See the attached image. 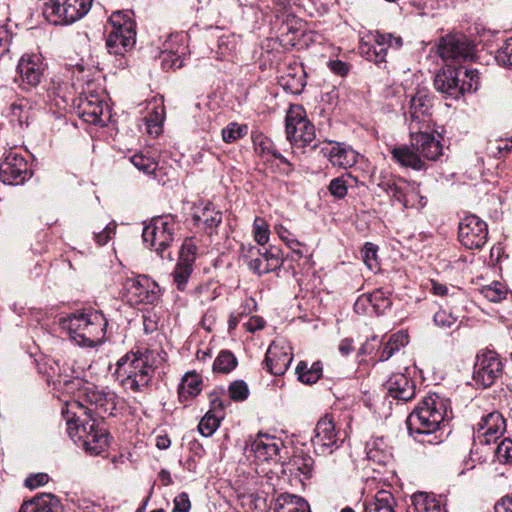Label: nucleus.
I'll list each match as a JSON object with an SVG mask.
<instances>
[{"label": "nucleus", "instance_id": "nucleus-48", "mask_svg": "<svg viewBox=\"0 0 512 512\" xmlns=\"http://www.w3.org/2000/svg\"><path fill=\"white\" fill-rule=\"evenodd\" d=\"M481 295L490 302H500L506 298L507 288L500 282H493L480 289Z\"/></svg>", "mask_w": 512, "mask_h": 512}, {"label": "nucleus", "instance_id": "nucleus-58", "mask_svg": "<svg viewBox=\"0 0 512 512\" xmlns=\"http://www.w3.org/2000/svg\"><path fill=\"white\" fill-rule=\"evenodd\" d=\"M197 247L192 239H186L179 252V261L193 264L195 261Z\"/></svg>", "mask_w": 512, "mask_h": 512}, {"label": "nucleus", "instance_id": "nucleus-49", "mask_svg": "<svg viewBox=\"0 0 512 512\" xmlns=\"http://www.w3.org/2000/svg\"><path fill=\"white\" fill-rule=\"evenodd\" d=\"M479 73L477 70H464L460 76V95L476 91L479 87Z\"/></svg>", "mask_w": 512, "mask_h": 512}, {"label": "nucleus", "instance_id": "nucleus-7", "mask_svg": "<svg viewBox=\"0 0 512 512\" xmlns=\"http://www.w3.org/2000/svg\"><path fill=\"white\" fill-rule=\"evenodd\" d=\"M109 22L112 30L106 40L107 49L110 54L123 55L136 43L133 13L129 10L115 11L111 14Z\"/></svg>", "mask_w": 512, "mask_h": 512}, {"label": "nucleus", "instance_id": "nucleus-60", "mask_svg": "<svg viewBox=\"0 0 512 512\" xmlns=\"http://www.w3.org/2000/svg\"><path fill=\"white\" fill-rule=\"evenodd\" d=\"M496 59L504 65L512 66V38L507 39L497 52Z\"/></svg>", "mask_w": 512, "mask_h": 512}, {"label": "nucleus", "instance_id": "nucleus-64", "mask_svg": "<svg viewBox=\"0 0 512 512\" xmlns=\"http://www.w3.org/2000/svg\"><path fill=\"white\" fill-rule=\"evenodd\" d=\"M495 512H512V494L504 496L495 504Z\"/></svg>", "mask_w": 512, "mask_h": 512}, {"label": "nucleus", "instance_id": "nucleus-42", "mask_svg": "<svg viewBox=\"0 0 512 512\" xmlns=\"http://www.w3.org/2000/svg\"><path fill=\"white\" fill-rule=\"evenodd\" d=\"M296 373L302 383L314 384L322 376V364L320 362H314L308 367L307 363L301 361L296 367Z\"/></svg>", "mask_w": 512, "mask_h": 512}, {"label": "nucleus", "instance_id": "nucleus-27", "mask_svg": "<svg viewBox=\"0 0 512 512\" xmlns=\"http://www.w3.org/2000/svg\"><path fill=\"white\" fill-rule=\"evenodd\" d=\"M282 446V441L268 434H258L250 445V451L259 461L274 459Z\"/></svg>", "mask_w": 512, "mask_h": 512}, {"label": "nucleus", "instance_id": "nucleus-17", "mask_svg": "<svg viewBox=\"0 0 512 512\" xmlns=\"http://www.w3.org/2000/svg\"><path fill=\"white\" fill-rule=\"evenodd\" d=\"M458 237L467 249H479L487 241V224L476 215H467L459 223Z\"/></svg>", "mask_w": 512, "mask_h": 512}, {"label": "nucleus", "instance_id": "nucleus-41", "mask_svg": "<svg viewBox=\"0 0 512 512\" xmlns=\"http://www.w3.org/2000/svg\"><path fill=\"white\" fill-rule=\"evenodd\" d=\"M253 143L255 151L262 157H267V160H269V157L271 156L275 159H279L284 164L290 165L288 160L277 151L273 142L269 138L264 137L263 135H257L253 138Z\"/></svg>", "mask_w": 512, "mask_h": 512}, {"label": "nucleus", "instance_id": "nucleus-10", "mask_svg": "<svg viewBox=\"0 0 512 512\" xmlns=\"http://www.w3.org/2000/svg\"><path fill=\"white\" fill-rule=\"evenodd\" d=\"M286 136L293 147L305 148L315 140V127L301 105H291L286 114Z\"/></svg>", "mask_w": 512, "mask_h": 512}, {"label": "nucleus", "instance_id": "nucleus-14", "mask_svg": "<svg viewBox=\"0 0 512 512\" xmlns=\"http://www.w3.org/2000/svg\"><path fill=\"white\" fill-rule=\"evenodd\" d=\"M242 257L248 268L259 276L275 271L283 264V260L280 257V250L277 248L261 251V249L256 246H249L248 248L243 247Z\"/></svg>", "mask_w": 512, "mask_h": 512}, {"label": "nucleus", "instance_id": "nucleus-12", "mask_svg": "<svg viewBox=\"0 0 512 512\" xmlns=\"http://www.w3.org/2000/svg\"><path fill=\"white\" fill-rule=\"evenodd\" d=\"M124 289L128 301L132 304L155 305L160 300L159 285L146 275H138L127 278Z\"/></svg>", "mask_w": 512, "mask_h": 512}, {"label": "nucleus", "instance_id": "nucleus-44", "mask_svg": "<svg viewBox=\"0 0 512 512\" xmlns=\"http://www.w3.org/2000/svg\"><path fill=\"white\" fill-rule=\"evenodd\" d=\"M275 512H310L309 504L296 495L283 497V503H278Z\"/></svg>", "mask_w": 512, "mask_h": 512}, {"label": "nucleus", "instance_id": "nucleus-22", "mask_svg": "<svg viewBox=\"0 0 512 512\" xmlns=\"http://www.w3.org/2000/svg\"><path fill=\"white\" fill-rule=\"evenodd\" d=\"M506 422L502 414L494 411L483 416L477 424L475 438L481 444L496 442L505 432Z\"/></svg>", "mask_w": 512, "mask_h": 512}, {"label": "nucleus", "instance_id": "nucleus-56", "mask_svg": "<svg viewBox=\"0 0 512 512\" xmlns=\"http://www.w3.org/2000/svg\"><path fill=\"white\" fill-rule=\"evenodd\" d=\"M229 396L234 401H244L249 395L247 384L242 380L232 382L228 388Z\"/></svg>", "mask_w": 512, "mask_h": 512}, {"label": "nucleus", "instance_id": "nucleus-45", "mask_svg": "<svg viewBox=\"0 0 512 512\" xmlns=\"http://www.w3.org/2000/svg\"><path fill=\"white\" fill-rule=\"evenodd\" d=\"M163 120L164 107H154L153 112L144 118L147 133L153 136H158L162 131Z\"/></svg>", "mask_w": 512, "mask_h": 512}, {"label": "nucleus", "instance_id": "nucleus-59", "mask_svg": "<svg viewBox=\"0 0 512 512\" xmlns=\"http://www.w3.org/2000/svg\"><path fill=\"white\" fill-rule=\"evenodd\" d=\"M434 323L441 328H451L457 321V318L452 313L440 309L434 314Z\"/></svg>", "mask_w": 512, "mask_h": 512}, {"label": "nucleus", "instance_id": "nucleus-1", "mask_svg": "<svg viewBox=\"0 0 512 512\" xmlns=\"http://www.w3.org/2000/svg\"><path fill=\"white\" fill-rule=\"evenodd\" d=\"M451 414L450 401L447 398L437 393L429 394L408 416V431L418 442L439 444L443 438L437 432Z\"/></svg>", "mask_w": 512, "mask_h": 512}, {"label": "nucleus", "instance_id": "nucleus-30", "mask_svg": "<svg viewBox=\"0 0 512 512\" xmlns=\"http://www.w3.org/2000/svg\"><path fill=\"white\" fill-rule=\"evenodd\" d=\"M367 459L379 465H386L392 459V446L384 437H372L366 442Z\"/></svg>", "mask_w": 512, "mask_h": 512}, {"label": "nucleus", "instance_id": "nucleus-50", "mask_svg": "<svg viewBox=\"0 0 512 512\" xmlns=\"http://www.w3.org/2000/svg\"><path fill=\"white\" fill-rule=\"evenodd\" d=\"M193 271V264L178 260L176 268L173 272L174 281L179 290H184L188 279Z\"/></svg>", "mask_w": 512, "mask_h": 512}, {"label": "nucleus", "instance_id": "nucleus-25", "mask_svg": "<svg viewBox=\"0 0 512 512\" xmlns=\"http://www.w3.org/2000/svg\"><path fill=\"white\" fill-rule=\"evenodd\" d=\"M78 109L83 120L92 124L103 123V116L108 113L107 104L96 94L81 95Z\"/></svg>", "mask_w": 512, "mask_h": 512}, {"label": "nucleus", "instance_id": "nucleus-62", "mask_svg": "<svg viewBox=\"0 0 512 512\" xmlns=\"http://www.w3.org/2000/svg\"><path fill=\"white\" fill-rule=\"evenodd\" d=\"M48 481H49L48 474L37 473V474L30 475L25 480V485L30 489H35V488L45 485L46 483H48Z\"/></svg>", "mask_w": 512, "mask_h": 512}, {"label": "nucleus", "instance_id": "nucleus-24", "mask_svg": "<svg viewBox=\"0 0 512 512\" xmlns=\"http://www.w3.org/2000/svg\"><path fill=\"white\" fill-rule=\"evenodd\" d=\"M410 138L421 159L436 161L442 155V145L433 134L422 129H413L410 131Z\"/></svg>", "mask_w": 512, "mask_h": 512}, {"label": "nucleus", "instance_id": "nucleus-52", "mask_svg": "<svg viewBox=\"0 0 512 512\" xmlns=\"http://www.w3.org/2000/svg\"><path fill=\"white\" fill-rule=\"evenodd\" d=\"M254 239L259 245H265L269 241L270 231L268 224L261 217H256L253 223Z\"/></svg>", "mask_w": 512, "mask_h": 512}, {"label": "nucleus", "instance_id": "nucleus-21", "mask_svg": "<svg viewBox=\"0 0 512 512\" xmlns=\"http://www.w3.org/2000/svg\"><path fill=\"white\" fill-rule=\"evenodd\" d=\"M30 176L27 161L15 152H9L0 164V177L6 184L19 185Z\"/></svg>", "mask_w": 512, "mask_h": 512}, {"label": "nucleus", "instance_id": "nucleus-3", "mask_svg": "<svg viewBox=\"0 0 512 512\" xmlns=\"http://www.w3.org/2000/svg\"><path fill=\"white\" fill-rule=\"evenodd\" d=\"M153 352L150 350L129 352L116 363L114 376L125 390L145 391L154 374Z\"/></svg>", "mask_w": 512, "mask_h": 512}, {"label": "nucleus", "instance_id": "nucleus-19", "mask_svg": "<svg viewBox=\"0 0 512 512\" xmlns=\"http://www.w3.org/2000/svg\"><path fill=\"white\" fill-rule=\"evenodd\" d=\"M438 54L447 63L473 58V45L462 35H449L441 39Z\"/></svg>", "mask_w": 512, "mask_h": 512}, {"label": "nucleus", "instance_id": "nucleus-36", "mask_svg": "<svg viewBox=\"0 0 512 512\" xmlns=\"http://www.w3.org/2000/svg\"><path fill=\"white\" fill-rule=\"evenodd\" d=\"M397 501L391 492L378 491L373 499L366 501L363 512H397Z\"/></svg>", "mask_w": 512, "mask_h": 512}, {"label": "nucleus", "instance_id": "nucleus-26", "mask_svg": "<svg viewBox=\"0 0 512 512\" xmlns=\"http://www.w3.org/2000/svg\"><path fill=\"white\" fill-rule=\"evenodd\" d=\"M387 394L393 399L401 401L411 400L416 393L414 382L404 373H394L384 383Z\"/></svg>", "mask_w": 512, "mask_h": 512}, {"label": "nucleus", "instance_id": "nucleus-4", "mask_svg": "<svg viewBox=\"0 0 512 512\" xmlns=\"http://www.w3.org/2000/svg\"><path fill=\"white\" fill-rule=\"evenodd\" d=\"M108 321L101 311L88 309L63 318L60 325L70 338L80 346L94 347L106 334Z\"/></svg>", "mask_w": 512, "mask_h": 512}, {"label": "nucleus", "instance_id": "nucleus-34", "mask_svg": "<svg viewBox=\"0 0 512 512\" xmlns=\"http://www.w3.org/2000/svg\"><path fill=\"white\" fill-rule=\"evenodd\" d=\"M180 38L181 37L178 35H169V37L163 43L160 57L164 69H178L183 66L182 55H184L186 47L178 46L176 50L170 49V42H178Z\"/></svg>", "mask_w": 512, "mask_h": 512}, {"label": "nucleus", "instance_id": "nucleus-2", "mask_svg": "<svg viewBox=\"0 0 512 512\" xmlns=\"http://www.w3.org/2000/svg\"><path fill=\"white\" fill-rule=\"evenodd\" d=\"M62 415L69 436L87 453L98 455L107 448L109 433L102 419L91 414L82 415L78 410H71L69 407L62 410Z\"/></svg>", "mask_w": 512, "mask_h": 512}, {"label": "nucleus", "instance_id": "nucleus-6", "mask_svg": "<svg viewBox=\"0 0 512 512\" xmlns=\"http://www.w3.org/2000/svg\"><path fill=\"white\" fill-rule=\"evenodd\" d=\"M377 186L390 197L392 202H398L403 208L421 210L427 204V198L421 194L418 183L381 174Z\"/></svg>", "mask_w": 512, "mask_h": 512}, {"label": "nucleus", "instance_id": "nucleus-51", "mask_svg": "<svg viewBox=\"0 0 512 512\" xmlns=\"http://www.w3.org/2000/svg\"><path fill=\"white\" fill-rule=\"evenodd\" d=\"M248 132L246 125H239L238 123H229L222 129V139L225 143H233L238 139L243 138Z\"/></svg>", "mask_w": 512, "mask_h": 512}, {"label": "nucleus", "instance_id": "nucleus-32", "mask_svg": "<svg viewBox=\"0 0 512 512\" xmlns=\"http://www.w3.org/2000/svg\"><path fill=\"white\" fill-rule=\"evenodd\" d=\"M60 500L53 494L43 493L23 503L20 512H61Z\"/></svg>", "mask_w": 512, "mask_h": 512}, {"label": "nucleus", "instance_id": "nucleus-37", "mask_svg": "<svg viewBox=\"0 0 512 512\" xmlns=\"http://www.w3.org/2000/svg\"><path fill=\"white\" fill-rule=\"evenodd\" d=\"M409 342V336L406 331L400 330L392 334L389 340L379 350L378 360L381 362L389 360L397 351L406 346Z\"/></svg>", "mask_w": 512, "mask_h": 512}, {"label": "nucleus", "instance_id": "nucleus-47", "mask_svg": "<svg viewBox=\"0 0 512 512\" xmlns=\"http://www.w3.org/2000/svg\"><path fill=\"white\" fill-rule=\"evenodd\" d=\"M236 365L237 359L235 355L228 350H224L221 351L215 359L213 370L221 373H229L236 367Z\"/></svg>", "mask_w": 512, "mask_h": 512}, {"label": "nucleus", "instance_id": "nucleus-38", "mask_svg": "<svg viewBox=\"0 0 512 512\" xmlns=\"http://www.w3.org/2000/svg\"><path fill=\"white\" fill-rule=\"evenodd\" d=\"M33 116L32 102L26 98H20L10 106V120L20 127L28 125Z\"/></svg>", "mask_w": 512, "mask_h": 512}, {"label": "nucleus", "instance_id": "nucleus-8", "mask_svg": "<svg viewBox=\"0 0 512 512\" xmlns=\"http://www.w3.org/2000/svg\"><path fill=\"white\" fill-rule=\"evenodd\" d=\"M93 0H48L43 16L54 25H68L83 18L91 9Z\"/></svg>", "mask_w": 512, "mask_h": 512}, {"label": "nucleus", "instance_id": "nucleus-46", "mask_svg": "<svg viewBox=\"0 0 512 512\" xmlns=\"http://www.w3.org/2000/svg\"><path fill=\"white\" fill-rule=\"evenodd\" d=\"M131 163L141 172L147 175L157 176L158 164L154 158L144 154L138 153L131 157Z\"/></svg>", "mask_w": 512, "mask_h": 512}, {"label": "nucleus", "instance_id": "nucleus-18", "mask_svg": "<svg viewBox=\"0 0 512 512\" xmlns=\"http://www.w3.org/2000/svg\"><path fill=\"white\" fill-rule=\"evenodd\" d=\"M432 97L425 88H418L410 99L408 120L409 131L429 126L431 121Z\"/></svg>", "mask_w": 512, "mask_h": 512}, {"label": "nucleus", "instance_id": "nucleus-61", "mask_svg": "<svg viewBox=\"0 0 512 512\" xmlns=\"http://www.w3.org/2000/svg\"><path fill=\"white\" fill-rule=\"evenodd\" d=\"M174 507L172 512H189L191 509V502L187 493L182 492L177 495L173 501Z\"/></svg>", "mask_w": 512, "mask_h": 512}, {"label": "nucleus", "instance_id": "nucleus-31", "mask_svg": "<svg viewBox=\"0 0 512 512\" xmlns=\"http://www.w3.org/2000/svg\"><path fill=\"white\" fill-rule=\"evenodd\" d=\"M392 158L403 167H410L414 170L425 169V163L420 154L413 147V144H403L391 149Z\"/></svg>", "mask_w": 512, "mask_h": 512}, {"label": "nucleus", "instance_id": "nucleus-13", "mask_svg": "<svg viewBox=\"0 0 512 512\" xmlns=\"http://www.w3.org/2000/svg\"><path fill=\"white\" fill-rule=\"evenodd\" d=\"M311 441L314 452L322 456L331 455L343 443L339 430L336 428L333 419L328 415L320 418L317 422Z\"/></svg>", "mask_w": 512, "mask_h": 512}, {"label": "nucleus", "instance_id": "nucleus-53", "mask_svg": "<svg viewBox=\"0 0 512 512\" xmlns=\"http://www.w3.org/2000/svg\"><path fill=\"white\" fill-rule=\"evenodd\" d=\"M495 457L501 464L512 463V439H503L495 449Z\"/></svg>", "mask_w": 512, "mask_h": 512}, {"label": "nucleus", "instance_id": "nucleus-23", "mask_svg": "<svg viewBox=\"0 0 512 512\" xmlns=\"http://www.w3.org/2000/svg\"><path fill=\"white\" fill-rule=\"evenodd\" d=\"M320 152L328 158L330 163L335 167L350 168L356 164L358 153L350 146L329 141L320 148Z\"/></svg>", "mask_w": 512, "mask_h": 512}, {"label": "nucleus", "instance_id": "nucleus-63", "mask_svg": "<svg viewBox=\"0 0 512 512\" xmlns=\"http://www.w3.org/2000/svg\"><path fill=\"white\" fill-rule=\"evenodd\" d=\"M115 224H108L102 231L94 233L95 240L99 245H105L114 234Z\"/></svg>", "mask_w": 512, "mask_h": 512}, {"label": "nucleus", "instance_id": "nucleus-15", "mask_svg": "<svg viewBox=\"0 0 512 512\" xmlns=\"http://www.w3.org/2000/svg\"><path fill=\"white\" fill-rule=\"evenodd\" d=\"M503 364L494 351H483L476 357L473 378L483 388L490 387L502 375Z\"/></svg>", "mask_w": 512, "mask_h": 512}, {"label": "nucleus", "instance_id": "nucleus-39", "mask_svg": "<svg viewBox=\"0 0 512 512\" xmlns=\"http://www.w3.org/2000/svg\"><path fill=\"white\" fill-rule=\"evenodd\" d=\"M357 185V178L351 173H345L332 179L329 183L328 190L333 197L343 199L347 195L348 189L354 188Z\"/></svg>", "mask_w": 512, "mask_h": 512}, {"label": "nucleus", "instance_id": "nucleus-16", "mask_svg": "<svg viewBox=\"0 0 512 512\" xmlns=\"http://www.w3.org/2000/svg\"><path fill=\"white\" fill-rule=\"evenodd\" d=\"M46 64L40 53H25L21 56L17 65L22 89H30L38 86L44 75Z\"/></svg>", "mask_w": 512, "mask_h": 512}, {"label": "nucleus", "instance_id": "nucleus-5", "mask_svg": "<svg viewBox=\"0 0 512 512\" xmlns=\"http://www.w3.org/2000/svg\"><path fill=\"white\" fill-rule=\"evenodd\" d=\"M118 403L119 397L114 391L91 384L84 387L81 400L66 401V407L103 420L114 414Z\"/></svg>", "mask_w": 512, "mask_h": 512}, {"label": "nucleus", "instance_id": "nucleus-33", "mask_svg": "<svg viewBox=\"0 0 512 512\" xmlns=\"http://www.w3.org/2000/svg\"><path fill=\"white\" fill-rule=\"evenodd\" d=\"M193 220L197 226L202 227L207 233L212 234L222 222V213L216 210L211 203H207L205 206L195 211Z\"/></svg>", "mask_w": 512, "mask_h": 512}, {"label": "nucleus", "instance_id": "nucleus-11", "mask_svg": "<svg viewBox=\"0 0 512 512\" xmlns=\"http://www.w3.org/2000/svg\"><path fill=\"white\" fill-rule=\"evenodd\" d=\"M403 44L402 38L393 34L380 33L379 31L370 32L361 39L359 52L368 61L380 64L386 61L389 48H400Z\"/></svg>", "mask_w": 512, "mask_h": 512}, {"label": "nucleus", "instance_id": "nucleus-29", "mask_svg": "<svg viewBox=\"0 0 512 512\" xmlns=\"http://www.w3.org/2000/svg\"><path fill=\"white\" fill-rule=\"evenodd\" d=\"M461 69L443 70L435 76V89L447 96L458 99L460 95Z\"/></svg>", "mask_w": 512, "mask_h": 512}, {"label": "nucleus", "instance_id": "nucleus-57", "mask_svg": "<svg viewBox=\"0 0 512 512\" xmlns=\"http://www.w3.org/2000/svg\"><path fill=\"white\" fill-rule=\"evenodd\" d=\"M362 258L365 265L371 270L378 268L377 262V246L367 242L362 249Z\"/></svg>", "mask_w": 512, "mask_h": 512}, {"label": "nucleus", "instance_id": "nucleus-43", "mask_svg": "<svg viewBox=\"0 0 512 512\" xmlns=\"http://www.w3.org/2000/svg\"><path fill=\"white\" fill-rule=\"evenodd\" d=\"M412 503L415 512H444L440 502L426 493L415 494Z\"/></svg>", "mask_w": 512, "mask_h": 512}, {"label": "nucleus", "instance_id": "nucleus-40", "mask_svg": "<svg viewBox=\"0 0 512 512\" xmlns=\"http://www.w3.org/2000/svg\"><path fill=\"white\" fill-rule=\"evenodd\" d=\"M201 379L196 373H187L178 387V395L181 401L198 395L201 391Z\"/></svg>", "mask_w": 512, "mask_h": 512}, {"label": "nucleus", "instance_id": "nucleus-54", "mask_svg": "<svg viewBox=\"0 0 512 512\" xmlns=\"http://www.w3.org/2000/svg\"><path fill=\"white\" fill-rule=\"evenodd\" d=\"M219 426V417L212 414L211 411L207 412L198 425L199 432L205 436H211Z\"/></svg>", "mask_w": 512, "mask_h": 512}, {"label": "nucleus", "instance_id": "nucleus-20", "mask_svg": "<svg viewBox=\"0 0 512 512\" xmlns=\"http://www.w3.org/2000/svg\"><path fill=\"white\" fill-rule=\"evenodd\" d=\"M293 360L292 348L285 340L273 341L266 352L264 363L272 375H283Z\"/></svg>", "mask_w": 512, "mask_h": 512}, {"label": "nucleus", "instance_id": "nucleus-35", "mask_svg": "<svg viewBox=\"0 0 512 512\" xmlns=\"http://www.w3.org/2000/svg\"><path fill=\"white\" fill-rule=\"evenodd\" d=\"M366 303H369L377 314L383 313L392 304L388 294L382 289H377L368 295L359 297L354 304L355 310L359 312Z\"/></svg>", "mask_w": 512, "mask_h": 512}, {"label": "nucleus", "instance_id": "nucleus-9", "mask_svg": "<svg viewBox=\"0 0 512 512\" xmlns=\"http://www.w3.org/2000/svg\"><path fill=\"white\" fill-rule=\"evenodd\" d=\"M175 228V219L170 215L153 218L143 229V241L161 258L171 259V253L166 250L174 240Z\"/></svg>", "mask_w": 512, "mask_h": 512}, {"label": "nucleus", "instance_id": "nucleus-28", "mask_svg": "<svg viewBox=\"0 0 512 512\" xmlns=\"http://www.w3.org/2000/svg\"><path fill=\"white\" fill-rule=\"evenodd\" d=\"M69 370L70 368L65 367V365L60 369L56 379L53 381L55 389L76 397L73 400H81L84 387L86 385H91L92 383L85 382L78 376L69 374Z\"/></svg>", "mask_w": 512, "mask_h": 512}, {"label": "nucleus", "instance_id": "nucleus-55", "mask_svg": "<svg viewBox=\"0 0 512 512\" xmlns=\"http://www.w3.org/2000/svg\"><path fill=\"white\" fill-rule=\"evenodd\" d=\"M292 465L298 472H300V474L304 475L306 478H309L312 475L314 461L309 455H296L293 459Z\"/></svg>", "mask_w": 512, "mask_h": 512}]
</instances>
